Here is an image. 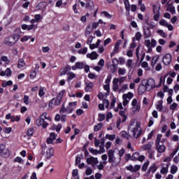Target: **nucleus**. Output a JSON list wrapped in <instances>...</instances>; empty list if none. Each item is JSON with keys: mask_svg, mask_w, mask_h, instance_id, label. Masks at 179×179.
<instances>
[{"mask_svg": "<svg viewBox=\"0 0 179 179\" xmlns=\"http://www.w3.org/2000/svg\"><path fill=\"white\" fill-rule=\"evenodd\" d=\"M129 128L131 131L133 137L136 138V139H138L142 135V129L141 128V123L139 122H131Z\"/></svg>", "mask_w": 179, "mask_h": 179, "instance_id": "f257e3e1", "label": "nucleus"}, {"mask_svg": "<svg viewBox=\"0 0 179 179\" xmlns=\"http://www.w3.org/2000/svg\"><path fill=\"white\" fill-rule=\"evenodd\" d=\"M114 150H110L108 152V163L111 164V167H117L121 162V157L114 155Z\"/></svg>", "mask_w": 179, "mask_h": 179, "instance_id": "f03ea898", "label": "nucleus"}, {"mask_svg": "<svg viewBox=\"0 0 179 179\" xmlns=\"http://www.w3.org/2000/svg\"><path fill=\"white\" fill-rule=\"evenodd\" d=\"M45 120H48V121H51V117L47 116V113L44 112L39 117V119L36 120V124L37 127H42V128H47L49 124L45 121Z\"/></svg>", "mask_w": 179, "mask_h": 179, "instance_id": "7ed1b4c3", "label": "nucleus"}, {"mask_svg": "<svg viewBox=\"0 0 179 179\" xmlns=\"http://www.w3.org/2000/svg\"><path fill=\"white\" fill-rule=\"evenodd\" d=\"M64 93H65V90H62L58 93L56 98H53L49 103V107L52 108V107H57V106H59L61 104V100H62V97H64Z\"/></svg>", "mask_w": 179, "mask_h": 179, "instance_id": "20e7f679", "label": "nucleus"}, {"mask_svg": "<svg viewBox=\"0 0 179 179\" xmlns=\"http://www.w3.org/2000/svg\"><path fill=\"white\" fill-rule=\"evenodd\" d=\"M42 152L41 154L45 155L47 159H51L54 156V148H49L47 149V145L43 143L41 145Z\"/></svg>", "mask_w": 179, "mask_h": 179, "instance_id": "39448f33", "label": "nucleus"}, {"mask_svg": "<svg viewBox=\"0 0 179 179\" xmlns=\"http://www.w3.org/2000/svg\"><path fill=\"white\" fill-rule=\"evenodd\" d=\"M76 107V101L69 103L67 108H65V106L62 105L60 110V113L64 114L65 113H67L68 114H71V113L75 110Z\"/></svg>", "mask_w": 179, "mask_h": 179, "instance_id": "423d86ee", "label": "nucleus"}, {"mask_svg": "<svg viewBox=\"0 0 179 179\" xmlns=\"http://www.w3.org/2000/svg\"><path fill=\"white\" fill-rule=\"evenodd\" d=\"M10 152H9V149L6 148L5 144H0V156L1 157H9Z\"/></svg>", "mask_w": 179, "mask_h": 179, "instance_id": "0eeeda50", "label": "nucleus"}, {"mask_svg": "<svg viewBox=\"0 0 179 179\" xmlns=\"http://www.w3.org/2000/svg\"><path fill=\"white\" fill-rule=\"evenodd\" d=\"M134 97V94L132 92H129L127 94H124L122 95L123 99V106H127L129 103V100Z\"/></svg>", "mask_w": 179, "mask_h": 179, "instance_id": "6e6552de", "label": "nucleus"}, {"mask_svg": "<svg viewBox=\"0 0 179 179\" xmlns=\"http://www.w3.org/2000/svg\"><path fill=\"white\" fill-rule=\"evenodd\" d=\"M87 163L92 166V167H96V164L99 163V159H97V157H90L87 158Z\"/></svg>", "mask_w": 179, "mask_h": 179, "instance_id": "1a4fd4ad", "label": "nucleus"}, {"mask_svg": "<svg viewBox=\"0 0 179 179\" xmlns=\"http://www.w3.org/2000/svg\"><path fill=\"white\" fill-rule=\"evenodd\" d=\"M155 85L156 83L155 82V80L152 78H150L145 84V86L147 87V92H149V90H152V89L155 87Z\"/></svg>", "mask_w": 179, "mask_h": 179, "instance_id": "9d476101", "label": "nucleus"}, {"mask_svg": "<svg viewBox=\"0 0 179 179\" xmlns=\"http://www.w3.org/2000/svg\"><path fill=\"white\" fill-rule=\"evenodd\" d=\"M153 12L155 14L154 15V20L157 22L159 20V17H160V7L156 6V5L153 6Z\"/></svg>", "mask_w": 179, "mask_h": 179, "instance_id": "9b49d317", "label": "nucleus"}, {"mask_svg": "<svg viewBox=\"0 0 179 179\" xmlns=\"http://www.w3.org/2000/svg\"><path fill=\"white\" fill-rule=\"evenodd\" d=\"M20 34H22V31L20 30V28L16 29L13 36H12V38L15 39V43H17V41H19V38H20Z\"/></svg>", "mask_w": 179, "mask_h": 179, "instance_id": "f8f14e48", "label": "nucleus"}, {"mask_svg": "<svg viewBox=\"0 0 179 179\" xmlns=\"http://www.w3.org/2000/svg\"><path fill=\"white\" fill-rule=\"evenodd\" d=\"M127 169L131 173H137V171L141 170V165H135L134 166L129 165V166H127Z\"/></svg>", "mask_w": 179, "mask_h": 179, "instance_id": "ddd939ff", "label": "nucleus"}, {"mask_svg": "<svg viewBox=\"0 0 179 179\" xmlns=\"http://www.w3.org/2000/svg\"><path fill=\"white\" fill-rule=\"evenodd\" d=\"M120 45H121V40H118L115 43V47L113 48V51L110 54V57H114L115 54H117L120 50Z\"/></svg>", "mask_w": 179, "mask_h": 179, "instance_id": "4468645a", "label": "nucleus"}, {"mask_svg": "<svg viewBox=\"0 0 179 179\" xmlns=\"http://www.w3.org/2000/svg\"><path fill=\"white\" fill-rule=\"evenodd\" d=\"M163 63L164 65H170V64H171V55H165L163 57Z\"/></svg>", "mask_w": 179, "mask_h": 179, "instance_id": "2eb2a0df", "label": "nucleus"}, {"mask_svg": "<svg viewBox=\"0 0 179 179\" xmlns=\"http://www.w3.org/2000/svg\"><path fill=\"white\" fill-rule=\"evenodd\" d=\"M57 139V134L55 133H50L49 138H47V143L48 145L52 143Z\"/></svg>", "mask_w": 179, "mask_h": 179, "instance_id": "dca6fc26", "label": "nucleus"}, {"mask_svg": "<svg viewBox=\"0 0 179 179\" xmlns=\"http://www.w3.org/2000/svg\"><path fill=\"white\" fill-rule=\"evenodd\" d=\"M115 62H118V59H113L112 60V62H113V64L110 66V72L112 73H115V72L117 71V64H115Z\"/></svg>", "mask_w": 179, "mask_h": 179, "instance_id": "f3484780", "label": "nucleus"}, {"mask_svg": "<svg viewBox=\"0 0 179 179\" xmlns=\"http://www.w3.org/2000/svg\"><path fill=\"white\" fill-rule=\"evenodd\" d=\"M148 90V87H146V85L141 84L139 87H138V94H140L141 96H142V94H143V93H145V92Z\"/></svg>", "mask_w": 179, "mask_h": 179, "instance_id": "a211bd4d", "label": "nucleus"}, {"mask_svg": "<svg viewBox=\"0 0 179 179\" xmlns=\"http://www.w3.org/2000/svg\"><path fill=\"white\" fill-rule=\"evenodd\" d=\"M143 31L145 38H149V37L152 36V32L150 31V29L149 27L144 28Z\"/></svg>", "mask_w": 179, "mask_h": 179, "instance_id": "6ab92c4d", "label": "nucleus"}, {"mask_svg": "<svg viewBox=\"0 0 179 179\" xmlns=\"http://www.w3.org/2000/svg\"><path fill=\"white\" fill-rule=\"evenodd\" d=\"M99 57V55L96 52H92L91 53L87 54V58H90V59H97V57Z\"/></svg>", "mask_w": 179, "mask_h": 179, "instance_id": "aec40b11", "label": "nucleus"}, {"mask_svg": "<svg viewBox=\"0 0 179 179\" xmlns=\"http://www.w3.org/2000/svg\"><path fill=\"white\" fill-rule=\"evenodd\" d=\"M157 146V150L159 153H164L166 152V145L163 144H158Z\"/></svg>", "mask_w": 179, "mask_h": 179, "instance_id": "412c9836", "label": "nucleus"}, {"mask_svg": "<svg viewBox=\"0 0 179 179\" xmlns=\"http://www.w3.org/2000/svg\"><path fill=\"white\" fill-rule=\"evenodd\" d=\"M5 44H6V45H15V44H16V41H15V39L12 36H10L6 41Z\"/></svg>", "mask_w": 179, "mask_h": 179, "instance_id": "4be33fe9", "label": "nucleus"}, {"mask_svg": "<svg viewBox=\"0 0 179 179\" xmlns=\"http://www.w3.org/2000/svg\"><path fill=\"white\" fill-rule=\"evenodd\" d=\"M12 75V70L8 68L5 71H1L0 72V76H10Z\"/></svg>", "mask_w": 179, "mask_h": 179, "instance_id": "5701e85b", "label": "nucleus"}, {"mask_svg": "<svg viewBox=\"0 0 179 179\" xmlns=\"http://www.w3.org/2000/svg\"><path fill=\"white\" fill-rule=\"evenodd\" d=\"M94 5L93 4V1H87L85 3V8L89 10H92Z\"/></svg>", "mask_w": 179, "mask_h": 179, "instance_id": "b1692460", "label": "nucleus"}, {"mask_svg": "<svg viewBox=\"0 0 179 179\" xmlns=\"http://www.w3.org/2000/svg\"><path fill=\"white\" fill-rule=\"evenodd\" d=\"M24 66H26V63L24 62V59H20L18 60L17 68L20 69L22 68H24Z\"/></svg>", "mask_w": 179, "mask_h": 179, "instance_id": "393cba45", "label": "nucleus"}, {"mask_svg": "<svg viewBox=\"0 0 179 179\" xmlns=\"http://www.w3.org/2000/svg\"><path fill=\"white\" fill-rule=\"evenodd\" d=\"M68 71H71V67H69V66H66L65 68L62 69L60 71L61 76H62L63 75H66Z\"/></svg>", "mask_w": 179, "mask_h": 179, "instance_id": "a878e982", "label": "nucleus"}, {"mask_svg": "<svg viewBox=\"0 0 179 179\" xmlns=\"http://www.w3.org/2000/svg\"><path fill=\"white\" fill-rule=\"evenodd\" d=\"M86 87H85V92H92L93 89V83H85Z\"/></svg>", "mask_w": 179, "mask_h": 179, "instance_id": "bb28decb", "label": "nucleus"}, {"mask_svg": "<svg viewBox=\"0 0 179 179\" xmlns=\"http://www.w3.org/2000/svg\"><path fill=\"white\" fill-rule=\"evenodd\" d=\"M117 83H122L123 82H125L127 80V76L120 77L119 78H113Z\"/></svg>", "mask_w": 179, "mask_h": 179, "instance_id": "cd10ccee", "label": "nucleus"}, {"mask_svg": "<svg viewBox=\"0 0 179 179\" xmlns=\"http://www.w3.org/2000/svg\"><path fill=\"white\" fill-rule=\"evenodd\" d=\"M167 10H169V12L171 13L172 15H174V13H176V8L173 6H171V4H169L168 7H167Z\"/></svg>", "mask_w": 179, "mask_h": 179, "instance_id": "c85d7f7f", "label": "nucleus"}, {"mask_svg": "<svg viewBox=\"0 0 179 179\" xmlns=\"http://www.w3.org/2000/svg\"><path fill=\"white\" fill-rule=\"evenodd\" d=\"M120 115H121L122 118V122H125V121H127V115H125V112L124 110H121L119 112Z\"/></svg>", "mask_w": 179, "mask_h": 179, "instance_id": "c756f323", "label": "nucleus"}, {"mask_svg": "<svg viewBox=\"0 0 179 179\" xmlns=\"http://www.w3.org/2000/svg\"><path fill=\"white\" fill-rule=\"evenodd\" d=\"M113 89L114 92H117V90H118V88H119L118 83L116 80H115L114 79L113 81Z\"/></svg>", "mask_w": 179, "mask_h": 179, "instance_id": "7c9ffc66", "label": "nucleus"}, {"mask_svg": "<svg viewBox=\"0 0 179 179\" xmlns=\"http://www.w3.org/2000/svg\"><path fill=\"white\" fill-rule=\"evenodd\" d=\"M177 171H178V167H177V166H176V165H173L171 167V173L176 174L177 173Z\"/></svg>", "mask_w": 179, "mask_h": 179, "instance_id": "2f4dec72", "label": "nucleus"}, {"mask_svg": "<svg viewBox=\"0 0 179 179\" xmlns=\"http://www.w3.org/2000/svg\"><path fill=\"white\" fill-rule=\"evenodd\" d=\"M103 127V123H99L97 125H95L94 127V131L95 132H97V131H100L101 128Z\"/></svg>", "mask_w": 179, "mask_h": 179, "instance_id": "473e14b6", "label": "nucleus"}, {"mask_svg": "<svg viewBox=\"0 0 179 179\" xmlns=\"http://www.w3.org/2000/svg\"><path fill=\"white\" fill-rule=\"evenodd\" d=\"M127 73V70L125 69L119 68L118 69V76H121V75L124 76Z\"/></svg>", "mask_w": 179, "mask_h": 179, "instance_id": "72a5a7b5", "label": "nucleus"}, {"mask_svg": "<svg viewBox=\"0 0 179 179\" xmlns=\"http://www.w3.org/2000/svg\"><path fill=\"white\" fill-rule=\"evenodd\" d=\"M14 162H15V163H20V164H23L24 161L23 160V159H22V157H17L15 158Z\"/></svg>", "mask_w": 179, "mask_h": 179, "instance_id": "f704fd0d", "label": "nucleus"}, {"mask_svg": "<svg viewBox=\"0 0 179 179\" xmlns=\"http://www.w3.org/2000/svg\"><path fill=\"white\" fill-rule=\"evenodd\" d=\"M128 90V85L124 84L122 86V88L118 90L119 93H124L125 90Z\"/></svg>", "mask_w": 179, "mask_h": 179, "instance_id": "c9c22d12", "label": "nucleus"}, {"mask_svg": "<svg viewBox=\"0 0 179 179\" xmlns=\"http://www.w3.org/2000/svg\"><path fill=\"white\" fill-rule=\"evenodd\" d=\"M76 65L78 68V69H83V68H85V64H83V62H76Z\"/></svg>", "mask_w": 179, "mask_h": 179, "instance_id": "e433bc0d", "label": "nucleus"}, {"mask_svg": "<svg viewBox=\"0 0 179 179\" xmlns=\"http://www.w3.org/2000/svg\"><path fill=\"white\" fill-rule=\"evenodd\" d=\"M163 137V135L162 134H158L157 136V139H156V145H160V142L162 141V138Z\"/></svg>", "mask_w": 179, "mask_h": 179, "instance_id": "4c0bfd02", "label": "nucleus"}, {"mask_svg": "<svg viewBox=\"0 0 179 179\" xmlns=\"http://www.w3.org/2000/svg\"><path fill=\"white\" fill-rule=\"evenodd\" d=\"M124 6H125L126 10L129 12V10L131 9V6L129 5V1L125 0L124 1Z\"/></svg>", "mask_w": 179, "mask_h": 179, "instance_id": "58836bf2", "label": "nucleus"}, {"mask_svg": "<svg viewBox=\"0 0 179 179\" xmlns=\"http://www.w3.org/2000/svg\"><path fill=\"white\" fill-rule=\"evenodd\" d=\"M105 138L106 139H109V141H114L115 139V134H106Z\"/></svg>", "mask_w": 179, "mask_h": 179, "instance_id": "ea45409f", "label": "nucleus"}, {"mask_svg": "<svg viewBox=\"0 0 179 179\" xmlns=\"http://www.w3.org/2000/svg\"><path fill=\"white\" fill-rule=\"evenodd\" d=\"M140 110H141V106L139 105H136L132 107V111H134V113H136V112L138 113L140 111Z\"/></svg>", "mask_w": 179, "mask_h": 179, "instance_id": "a19ab883", "label": "nucleus"}, {"mask_svg": "<svg viewBox=\"0 0 179 179\" xmlns=\"http://www.w3.org/2000/svg\"><path fill=\"white\" fill-rule=\"evenodd\" d=\"M34 134V129L33 128H30L27 131V136H33V134Z\"/></svg>", "mask_w": 179, "mask_h": 179, "instance_id": "79ce46f5", "label": "nucleus"}, {"mask_svg": "<svg viewBox=\"0 0 179 179\" xmlns=\"http://www.w3.org/2000/svg\"><path fill=\"white\" fill-rule=\"evenodd\" d=\"M157 33L158 34H159V36H162V37H163L164 38H166V37H167V34H166V33L162 29L158 30Z\"/></svg>", "mask_w": 179, "mask_h": 179, "instance_id": "37998d69", "label": "nucleus"}, {"mask_svg": "<svg viewBox=\"0 0 179 179\" xmlns=\"http://www.w3.org/2000/svg\"><path fill=\"white\" fill-rule=\"evenodd\" d=\"M89 151L90 152V153H92V155H99V154H100V151H99L97 150H94L92 148H89Z\"/></svg>", "mask_w": 179, "mask_h": 179, "instance_id": "c03bdc74", "label": "nucleus"}, {"mask_svg": "<svg viewBox=\"0 0 179 179\" xmlns=\"http://www.w3.org/2000/svg\"><path fill=\"white\" fill-rule=\"evenodd\" d=\"M143 149H145V150H150V149H152V143H148V144L143 145Z\"/></svg>", "mask_w": 179, "mask_h": 179, "instance_id": "a18cd8bd", "label": "nucleus"}, {"mask_svg": "<svg viewBox=\"0 0 179 179\" xmlns=\"http://www.w3.org/2000/svg\"><path fill=\"white\" fill-rule=\"evenodd\" d=\"M78 54H82L83 55H85L86 52H87V48H83L78 50Z\"/></svg>", "mask_w": 179, "mask_h": 179, "instance_id": "49530a36", "label": "nucleus"}, {"mask_svg": "<svg viewBox=\"0 0 179 179\" xmlns=\"http://www.w3.org/2000/svg\"><path fill=\"white\" fill-rule=\"evenodd\" d=\"M38 96H40L41 97H43V96H45V92H44V88H40L38 92Z\"/></svg>", "mask_w": 179, "mask_h": 179, "instance_id": "de8ad7c7", "label": "nucleus"}, {"mask_svg": "<svg viewBox=\"0 0 179 179\" xmlns=\"http://www.w3.org/2000/svg\"><path fill=\"white\" fill-rule=\"evenodd\" d=\"M148 166H149V161H147L145 163L143 164L142 166V171H146L148 170Z\"/></svg>", "mask_w": 179, "mask_h": 179, "instance_id": "09e8293b", "label": "nucleus"}, {"mask_svg": "<svg viewBox=\"0 0 179 179\" xmlns=\"http://www.w3.org/2000/svg\"><path fill=\"white\" fill-rule=\"evenodd\" d=\"M124 155H125V150L122 149L119 151V153L116 154V155H117L118 157H122L124 156Z\"/></svg>", "mask_w": 179, "mask_h": 179, "instance_id": "8fccbe9b", "label": "nucleus"}, {"mask_svg": "<svg viewBox=\"0 0 179 179\" xmlns=\"http://www.w3.org/2000/svg\"><path fill=\"white\" fill-rule=\"evenodd\" d=\"M106 120V115L104 114H99V118H98V121L101 122V121H104Z\"/></svg>", "mask_w": 179, "mask_h": 179, "instance_id": "3c124183", "label": "nucleus"}, {"mask_svg": "<svg viewBox=\"0 0 179 179\" xmlns=\"http://www.w3.org/2000/svg\"><path fill=\"white\" fill-rule=\"evenodd\" d=\"M157 61H159V57H154L152 59V62H151L152 66H155V65H156V62H157Z\"/></svg>", "mask_w": 179, "mask_h": 179, "instance_id": "603ef678", "label": "nucleus"}, {"mask_svg": "<svg viewBox=\"0 0 179 179\" xmlns=\"http://www.w3.org/2000/svg\"><path fill=\"white\" fill-rule=\"evenodd\" d=\"M139 157V153L135 152L131 156V160H138Z\"/></svg>", "mask_w": 179, "mask_h": 179, "instance_id": "864d4df0", "label": "nucleus"}, {"mask_svg": "<svg viewBox=\"0 0 179 179\" xmlns=\"http://www.w3.org/2000/svg\"><path fill=\"white\" fill-rule=\"evenodd\" d=\"M161 174H166V173H169V166L167 168L162 167L160 171Z\"/></svg>", "mask_w": 179, "mask_h": 179, "instance_id": "5fc2aeb1", "label": "nucleus"}, {"mask_svg": "<svg viewBox=\"0 0 179 179\" xmlns=\"http://www.w3.org/2000/svg\"><path fill=\"white\" fill-rule=\"evenodd\" d=\"M135 38H136V40L139 41V40H141V38H142V34H141V32H136V35H135Z\"/></svg>", "mask_w": 179, "mask_h": 179, "instance_id": "6e6d98bb", "label": "nucleus"}, {"mask_svg": "<svg viewBox=\"0 0 179 179\" xmlns=\"http://www.w3.org/2000/svg\"><path fill=\"white\" fill-rule=\"evenodd\" d=\"M4 134H10L12 132V128L11 127H5L3 129Z\"/></svg>", "mask_w": 179, "mask_h": 179, "instance_id": "4d7b16f0", "label": "nucleus"}, {"mask_svg": "<svg viewBox=\"0 0 179 179\" xmlns=\"http://www.w3.org/2000/svg\"><path fill=\"white\" fill-rule=\"evenodd\" d=\"M132 59H129L127 60V64H126V66H127L128 68H132Z\"/></svg>", "mask_w": 179, "mask_h": 179, "instance_id": "13d9d810", "label": "nucleus"}, {"mask_svg": "<svg viewBox=\"0 0 179 179\" xmlns=\"http://www.w3.org/2000/svg\"><path fill=\"white\" fill-rule=\"evenodd\" d=\"M69 76L68 77V80H72V79L75 78L76 75L73 73H69Z\"/></svg>", "mask_w": 179, "mask_h": 179, "instance_id": "bf43d9fd", "label": "nucleus"}, {"mask_svg": "<svg viewBox=\"0 0 179 179\" xmlns=\"http://www.w3.org/2000/svg\"><path fill=\"white\" fill-rule=\"evenodd\" d=\"M144 44L145 45V47L150 48L151 47L150 40H149V39L145 40Z\"/></svg>", "mask_w": 179, "mask_h": 179, "instance_id": "052dcab7", "label": "nucleus"}, {"mask_svg": "<svg viewBox=\"0 0 179 179\" xmlns=\"http://www.w3.org/2000/svg\"><path fill=\"white\" fill-rule=\"evenodd\" d=\"M92 173H93V170H92L91 168H88V169H87V170L85 171V174H86V176H91Z\"/></svg>", "mask_w": 179, "mask_h": 179, "instance_id": "680f3d73", "label": "nucleus"}, {"mask_svg": "<svg viewBox=\"0 0 179 179\" xmlns=\"http://www.w3.org/2000/svg\"><path fill=\"white\" fill-rule=\"evenodd\" d=\"M157 109H158L159 111H162V110H163V104H162V101L159 102V104L157 106Z\"/></svg>", "mask_w": 179, "mask_h": 179, "instance_id": "e2e57ef3", "label": "nucleus"}, {"mask_svg": "<svg viewBox=\"0 0 179 179\" xmlns=\"http://www.w3.org/2000/svg\"><path fill=\"white\" fill-rule=\"evenodd\" d=\"M103 103L106 108H108V106L110 105V102L108 101V99H103Z\"/></svg>", "mask_w": 179, "mask_h": 179, "instance_id": "0e129e2a", "label": "nucleus"}, {"mask_svg": "<svg viewBox=\"0 0 179 179\" xmlns=\"http://www.w3.org/2000/svg\"><path fill=\"white\" fill-rule=\"evenodd\" d=\"M159 24H161V26L166 27V25L169 24V22H166V20H161L159 21Z\"/></svg>", "mask_w": 179, "mask_h": 179, "instance_id": "69168bd1", "label": "nucleus"}, {"mask_svg": "<svg viewBox=\"0 0 179 179\" xmlns=\"http://www.w3.org/2000/svg\"><path fill=\"white\" fill-rule=\"evenodd\" d=\"M79 174L78 169H74L72 171V176L73 177H78V175Z\"/></svg>", "mask_w": 179, "mask_h": 179, "instance_id": "338daca9", "label": "nucleus"}, {"mask_svg": "<svg viewBox=\"0 0 179 179\" xmlns=\"http://www.w3.org/2000/svg\"><path fill=\"white\" fill-rule=\"evenodd\" d=\"M23 100H24V103L25 104H29V96L24 95Z\"/></svg>", "mask_w": 179, "mask_h": 179, "instance_id": "774afa93", "label": "nucleus"}]
</instances>
